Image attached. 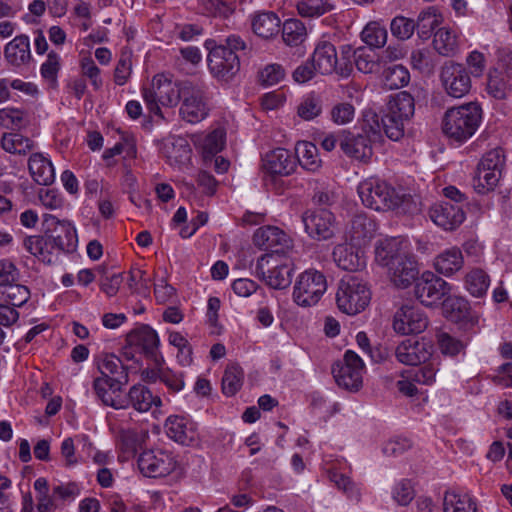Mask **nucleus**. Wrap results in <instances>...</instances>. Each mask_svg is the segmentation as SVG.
Wrapping results in <instances>:
<instances>
[{
	"mask_svg": "<svg viewBox=\"0 0 512 512\" xmlns=\"http://www.w3.org/2000/svg\"><path fill=\"white\" fill-rule=\"evenodd\" d=\"M375 259L387 267L391 281L398 288H407L416 281L419 274L417 262L397 238L379 241Z\"/></svg>",
	"mask_w": 512,
	"mask_h": 512,
	"instance_id": "obj_1",
	"label": "nucleus"
},
{
	"mask_svg": "<svg viewBox=\"0 0 512 512\" xmlns=\"http://www.w3.org/2000/svg\"><path fill=\"white\" fill-rule=\"evenodd\" d=\"M97 368L101 373L93 381V389L97 398L105 406H118L124 404V400L116 398L115 394L122 392L123 387L129 382L127 368L120 358L114 354L103 353L98 356Z\"/></svg>",
	"mask_w": 512,
	"mask_h": 512,
	"instance_id": "obj_2",
	"label": "nucleus"
},
{
	"mask_svg": "<svg viewBox=\"0 0 512 512\" xmlns=\"http://www.w3.org/2000/svg\"><path fill=\"white\" fill-rule=\"evenodd\" d=\"M483 111L477 102L448 109L442 119L443 133L458 143L470 139L482 122Z\"/></svg>",
	"mask_w": 512,
	"mask_h": 512,
	"instance_id": "obj_3",
	"label": "nucleus"
},
{
	"mask_svg": "<svg viewBox=\"0 0 512 512\" xmlns=\"http://www.w3.org/2000/svg\"><path fill=\"white\" fill-rule=\"evenodd\" d=\"M188 81H173L164 74L155 75L150 85L142 88V97L148 110L164 119L160 106L170 108L177 106L180 102L184 85Z\"/></svg>",
	"mask_w": 512,
	"mask_h": 512,
	"instance_id": "obj_4",
	"label": "nucleus"
},
{
	"mask_svg": "<svg viewBox=\"0 0 512 512\" xmlns=\"http://www.w3.org/2000/svg\"><path fill=\"white\" fill-rule=\"evenodd\" d=\"M371 300L368 284L358 276L343 277L338 284L336 304L347 315H356L366 309Z\"/></svg>",
	"mask_w": 512,
	"mask_h": 512,
	"instance_id": "obj_5",
	"label": "nucleus"
},
{
	"mask_svg": "<svg viewBox=\"0 0 512 512\" xmlns=\"http://www.w3.org/2000/svg\"><path fill=\"white\" fill-rule=\"evenodd\" d=\"M358 194L366 207L376 211L394 209L402 202L395 188L375 178L362 181L358 186Z\"/></svg>",
	"mask_w": 512,
	"mask_h": 512,
	"instance_id": "obj_6",
	"label": "nucleus"
},
{
	"mask_svg": "<svg viewBox=\"0 0 512 512\" xmlns=\"http://www.w3.org/2000/svg\"><path fill=\"white\" fill-rule=\"evenodd\" d=\"M180 102L179 116L188 123H199L209 115L207 89L202 83L188 81L184 85Z\"/></svg>",
	"mask_w": 512,
	"mask_h": 512,
	"instance_id": "obj_7",
	"label": "nucleus"
},
{
	"mask_svg": "<svg viewBox=\"0 0 512 512\" xmlns=\"http://www.w3.org/2000/svg\"><path fill=\"white\" fill-rule=\"evenodd\" d=\"M327 290L325 275L315 269L302 272L294 285V302L302 307H310L319 302Z\"/></svg>",
	"mask_w": 512,
	"mask_h": 512,
	"instance_id": "obj_8",
	"label": "nucleus"
},
{
	"mask_svg": "<svg viewBox=\"0 0 512 512\" xmlns=\"http://www.w3.org/2000/svg\"><path fill=\"white\" fill-rule=\"evenodd\" d=\"M205 46L209 50L207 61L212 76L224 82L232 80L240 70L239 56L216 46L214 40H207Z\"/></svg>",
	"mask_w": 512,
	"mask_h": 512,
	"instance_id": "obj_9",
	"label": "nucleus"
},
{
	"mask_svg": "<svg viewBox=\"0 0 512 512\" xmlns=\"http://www.w3.org/2000/svg\"><path fill=\"white\" fill-rule=\"evenodd\" d=\"M364 363L352 350H347L343 361L332 366V374L336 383L349 391H358L363 383Z\"/></svg>",
	"mask_w": 512,
	"mask_h": 512,
	"instance_id": "obj_10",
	"label": "nucleus"
},
{
	"mask_svg": "<svg viewBox=\"0 0 512 512\" xmlns=\"http://www.w3.org/2000/svg\"><path fill=\"white\" fill-rule=\"evenodd\" d=\"M302 222L306 233L313 240H329L335 236L337 231L335 215L324 208L307 210L302 215Z\"/></svg>",
	"mask_w": 512,
	"mask_h": 512,
	"instance_id": "obj_11",
	"label": "nucleus"
},
{
	"mask_svg": "<svg viewBox=\"0 0 512 512\" xmlns=\"http://www.w3.org/2000/svg\"><path fill=\"white\" fill-rule=\"evenodd\" d=\"M45 236L58 252L71 253L77 246L76 229L68 221H61L51 214L44 215Z\"/></svg>",
	"mask_w": 512,
	"mask_h": 512,
	"instance_id": "obj_12",
	"label": "nucleus"
},
{
	"mask_svg": "<svg viewBox=\"0 0 512 512\" xmlns=\"http://www.w3.org/2000/svg\"><path fill=\"white\" fill-rule=\"evenodd\" d=\"M440 80L446 93L453 98H462L472 87L469 72L463 64L445 62L440 70Z\"/></svg>",
	"mask_w": 512,
	"mask_h": 512,
	"instance_id": "obj_13",
	"label": "nucleus"
},
{
	"mask_svg": "<svg viewBox=\"0 0 512 512\" xmlns=\"http://www.w3.org/2000/svg\"><path fill=\"white\" fill-rule=\"evenodd\" d=\"M449 291V284L431 271L424 272L415 281V296L425 306L440 302Z\"/></svg>",
	"mask_w": 512,
	"mask_h": 512,
	"instance_id": "obj_14",
	"label": "nucleus"
},
{
	"mask_svg": "<svg viewBox=\"0 0 512 512\" xmlns=\"http://www.w3.org/2000/svg\"><path fill=\"white\" fill-rule=\"evenodd\" d=\"M253 243L272 254H285L293 248L292 238L281 228L272 225L259 227L254 232Z\"/></svg>",
	"mask_w": 512,
	"mask_h": 512,
	"instance_id": "obj_15",
	"label": "nucleus"
},
{
	"mask_svg": "<svg viewBox=\"0 0 512 512\" xmlns=\"http://www.w3.org/2000/svg\"><path fill=\"white\" fill-rule=\"evenodd\" d=\"M175 466L176 461L172 454L160 449L144 451L138 458L139 470L146 477H165Z\"/></svg>",
	"mask_w": 512,
	"mask_h": 512,
	"instance_id": "obj_16",
	"label": "nucleus"
},
{
	"mask_svg": "<svg viewBox=\"0 0 512 512\" xmlns=\"http://www.w3.org/2000/svg\"><path fill=\"white\" fill-rule=\"evenodd\" d=\"M434 346L425 337L409 338L398 344L395 350L397 360L404 365H419L426 362L433 354Z\"/></svg>",
	"mask_w": 512,
	"mask_h": 512,
	"instance_id": "obj_17",
	"label": "nucleus"
},
{
	"mask_svg": "<svg viewBox=\"0 0 512 512\" xmlns=\"http://www.w3.org/2000/svg\"><path fill=\"white\" fill-rule=\"evenodd\" d=\"M427 326L428 318L417 306L404 304L394 315L393 328L402 335L421 333Z\"/></svg>",
	"mask_w": 512,
	"mask_h": 512,
	"instance_id": "obj_18",
	"label": "nucleus"
},
{
	"mask_svg": "<svg viewBox=\"0 0 512 512\" xmlns=\"http://www.w3.org/2000/svg\"><path fill=\"white\" fill-rule=\"evenodd\" d=\"M272 255L262 256L257 263V271L262 275L265 283L273 289H285L290 286L292 282L294 265L291 260L285 259L284 262L275 264L266 271L264 269V261L269 263Z\"/></svg>",
	"mask_w": 512,
	"mask_h": 512,
	"instance_id": "obj_19",
	"label": "nucleus"
},
{
	"mask_svg": "<svg viewBox=\"0 0 512 512\" xmlns=\"http://www.w3.org/2000/svg\"><path fill=\"white\" fill-rule=\"evenodd\" d=\"M339 146L346 156L359 162L367 163L373 155L371 141L364 134H354L342 130L339 137Z\"/></svg>",
	"mask_w": 512,
	"mask_h": 512,
	"instance_id": "obj_20",
	"label": "nucleus"
},
{
	"mask_svg": "<svg viewBox=\"0 0 512 512\" xmlns=\"http://www.w3.org/2000/svg\"><path fill=\"white\" fill-rule=\"evenodd\" d=\"M429 217L437 226L446 231H452L463 223L465 212L461 205L444 201L434 204L429 209Z\"/></svg>",
	"mask_w": 512,
	"mask_h": 512,
	"instance_id": "obj_21",
	"label": "nucleus"
},
{
	"mask_svg": "<svg viewBox=\"0 0 512 512\" xmlns=\"http://www.w3.org/2000/svg\"><path fill=\"white\" fill-rule=\"evenodd\" d=\"M116 398L124 400V404L121 407L111 406L114 409H125L129 406L133 407L138 412H147L153 405H161V399L158 396H154L152 392L144 385L137 384L133 385L127 396L122 395V392L115 394Z\"/></svg>",
	"mask_w": 512,
	"mask_h": 512,
	"instance_id": "obj_22",
	"label": "nucleus"
},
{
	"mask_svg": "<svg viewBox=\"0 0 512 512\" xmlns=\"http://www.w3.org/2000/svg\"><path fill=\"white\" fill-rule=\"evenodd\" d=\"M296 168V158L287 149L277 148L265 154L262 169L270 175L288 176Z\"/></svg>",
	"mask_w": 512,
	"mask_h": 512,
	"instance_id": "obj_23",
	"label": "nucleus"
},
{
	"mask_svg": "<svg viewBox=\"0 0 512 512\" xmlns=\"http://www.w3.org/2000/svg\"><path fill=\"white\" fill-rule=\"evenodd\" d=\"M126 342L130 347H137L149 358L157 361L159 337L157 332L149 325H141L126 336Z\"/></svg>",
	"mask_w": 512,
	"mask_h": 512,
	"instance_id": "obj_24",
	"label": "nucleus"
},
{
	"mask_svg": "<svg viewBox=\"0 0 512 512\" xmlns=\"http://www.w3.org/2000/svg\"><path fill=\"white\" fill-rule=\"evenodd\" d=\"M333 258L337 266L346 271L356 272L366 266L364 250L354 243L337 245L333 250Z\"/></svg>",
	"mask_w": 512,
	"mask_h": 512,
	"instance_id": "obj_25",
	"label": "nucleus"
},
{
	"mask_svg": "<svg viewBox=\"0 0 512 512\" xmlns=\"http://www.w3.org/2000/svg\"><path fill=\"white\" fill-rule=\"evenodd\" d=\"M165 430L170 439L184 446L193 445L198 439L195 424L182 416H169Z\"/></svg>",
	"mask_w": 512,
	"mask_h": 512,
	"instance_id": "obj_26",
	"label": "nucleus"
},
{
	"mask_svg": "<svg viewBox=\"0 0 512 512\" xmlns=\"http://www.w3.org/2000/svg\"><path fill=\"white\" fill-rule=\"evenodd\" d=\"M377 223L374 218L366 213H356L348 229V235L352 243L362 246L366 245L375 236Z\"/></svg>",
	"mask_w": 512,
	"mask_h": 512,
	"instance_id": "obj_27",
	"label": "nucleus"
},
{
	"mask_svg": "<svg viewBox=\"0 0 512 512\" xmlns=\"http://www.w3.org/2000/svg\"><path fill=\"white\" fill-rule=\"evenodd\" d=\"M443 309L448 319L463 325H475L478 317L471 310L467 299L460 296H450L443 303Z\"/></svg>",
	"mask_w": 512,
	"mask_h": 512,
	"instance_id": "obj_28",
	"label": "nucleus"
},
{
	"mask_svg": "<svg viewBox=\"0 0 512 512\" xmlns=\"http://www.w3.org/2000/svg\"><path fill=\"white\" fill-rule=\"evenodd\" d=\"M7 63L15 68L27 65L32 60L30 40L27 35H18L4 47Z\"/></svg>",
	"mask_w": 512,
	"mask_h": 512,
	"instance_id": "obj_29",
	"label": "nucleus"
},
{
	"mask_svg": "<svg viewBox=\"0 0 512 512\" xmlns=\"http://www.w3.org/2000/svg\"><path fill=\"white\" fill-rule=\"evenodd\" d=\"M280 28V18L272 11L257 12L251 16V29L259 38L273 39L279 34Z\"/></svg>",
	"mask_w": 512,
	"mask_h": 512,
	"instance_id": "obj_30",
	"label": "nucleus"
},
{
	"mask_svg": "<svg viewBox=\"0 0 512 512\" xmlns=\"http://www.w3.org/2000/svg\"><path fill=\"white\" fill-rule=\"evenodd\" d=\"M315 69L321 75H329L337 68V52L335 46L329 41L317 43L311 56Z\"/></svg>",
	"mask_w": 512,
	"mask_h": 512,
	"instance_id": "obj_31",
	"label": "nucleus"
},
{
	"mask_svg": "<svg viewBox=\"0 0 512 512\" xmlns=\"http://www.w3.org/2000/svg\"><path fill=\"white\" fill-rule=\"evenodd\" d=\"M25 249L38 258L45 264H53L58 260V253H55L56 248L48 241L44 235L28 236L24 240Z\"/></svg>",
	"mask_w": 512,
	"mask_h": 512,
	"instance_id": "obj_32",
	"label": "nucleus"
},
{
	"mask_svg": "<svg viewBox=\"0 0 512 512\" xmlns=\"http://www.w3.org/2000/svg\"><path fill=\"white\" fill-rule=\"evenodd\" d=\"M464 265L462 251L458 247L445 249L434 259L436 271L445 276H452L460 271Z\"/></svg>",
	"mask_w": 512,
	"mask_h": 512,
	"instance_id": "obj_33",
	"label": "nucleus"
},
{
	"mask_svg": "<svg viewBox=\"0 0 512 512\" xmlns=\"http://www.w3.org/2000/svg\"><path fill=\"white\" fill-rule=\"evenodd\" d=\"M28 168L33 180L39 185L48 186L55 179V172L50 160L41 153H34L28 161Z\"/></svg>",
	"mask_w": 512,
	"mask_h": 512,
	"instance_id": "obj_34",
	"label": "nucleus"
},
{
	"mask_svg": "<svg viewBox=\"0 0 512 512\" xmlns=\"http://www.w3.org/2000/svg\"><path fill=\"white\" fill-rule=\"evenodd\" d=\"M166 157L171 165L179 169L188 167L191 162L192 149L188 141L182 137L174 138L165 145Z\"/></svg>",
	"mask_w": 512,
	"mask_h": 512,
	"instance_id": "obj_35",
	"label": "nucleus"
},
{
	"mask_svg": "<svg viewBox=\"0 0 512 512\" xmlns=\"http://www.w3.org/2000/svg\"><path fill=\"white\" fill-rule=\"evenodd\" d=\"M490 276L488 273L479 267L470 269L464 277V287L467 292L476 298H481L486 295L490 286Z\"/></svg>",
	"mask_w": 512,
	"mask_h": 512,
	"instance_id": "obj_36",
	"label": "nucleus"
},
{
	"mask_svg": "<svg viewBox=\"0 0 512 512\" xmlns=\"http://www.w3.org/2000/svg\"><path fill=\"white\" fill-rule=\"evenodd\" d=\"M415 102L414 98L407 91L397 93L388 104V113L397 119L407 122L414 115Z\"/></svg>",
	"mask_w": 512,
	"mask_h": 512,
	"instance_id": "obj_37",
	"label": "nucleus"
},
{
	"mask_svg": "<svg viewBox=\"0 0 512 512\" xmlns=\"http://www.w3.org/2000/svg\"><path fill=\"white\" fill-rule=\"evenodd\" d=\"M444 512H477L476 502L466 493L446 491L443 498Z\"/></svg>",
	"mask_w": 512,
	"mask_h": 512,
	"instance_id": "obj_38",
	"label": "nucleus"
},
{
	"mask_svg": "<svg viewBox=\"0 0 512 512\" xmlns=\"http://www.w3.org/2000/svg\"><path fill=\"white\" fill-rule=\"evenodd\" d=\"M434 49L442 56L452 57L459 49L458 37L447 27H441L434 33Z\"/></svg>",
	"mask_w": 512,
	"mask_h": 512,
	"instance_id": "obj_39",
	"label": "nucleus"
},
{
	"mask_svg": "<svg viewBox=\"0 0 512 512\" xmlns=\"http://www.w3.org/2000/svg\"><path fill=\"white\" fill-rule=\"evenodd\" d=\"M295 154L299 164L308 171H316L321 166L318 148L308 141L298 142L295 146Z\"/></svg>",
	"mask_w": 512,
	"mask_h": 512,
	"instance_id": "obj_40",
	"label": "nucleus"
},
{
	"mask_svg": "<svg viewBox=\"0 0 512 512\" xmlns=\"http://www.w3.org/2000/svg\"><path fill=\"white\" fill-rule=\"evenodd\" d=\"M441 23V16L437 10L429 7L419 13L417 22H415L417 34L422 40H427Z\"/></svg>",
	"mask_w": 512,
	"mask_h": 512,
	"instance_id": "obj_41",
	"label": "nucleus"
},
{
	"mask_svg": "<svg viewBox=\"0 0 512 512\" xmlns=\"http://www.w3.org/2000/svg\"><path fill=\"white\" fill-rule=\"evenodd\" d=\"M298 14L304 18H318L333 10L330 0H294Z\"/></svg>",
	"mask_w": 512,
	"mask_h": 512,
	"instance_id": "obj_42",
	"label": "nucleus"
},
{
	"mask_svg": "<svg viewBox=\"0 0 512 512\" xmlns=\"http://www.w3.org/2000/svg\"><path fill=\"white\" fill-rule=\"evenodd\" d=\"M244 371L238 364H229L222 377V391L226 396L235 395L242 387Z\"/></svg>",
	"mask_w": 512,
	"mask_h": 512,
	"instance_id": "obj_43",
	"label": "nucleus"
},
{
	"mask_svg": "<svg viewBox=\"0 0 512 512\" xmlns=\"http://www.w3.org/2000/svg\"><path fill=\"white\" fill-rule=\"evenodd\" d=\"M501 176L500 172L489 171L484 167L477 166L476 175L473 179L474 189L479 194H487L496 188Z\"/></svg>",
	"mask_w": 512,
	"mask_h": 512,
	"instance_id": "obj_44",
	"label": "nucleus"
},
{
	"mask_svg": "<svg viewBox=\"0 0 512 512\" xmlns=\"http://www.w3.org/2000/svg\"><path fill=\"white\" fill-rule=\"evenodd\" d=\"M307 35L306 27L299 19H288L282 26L283 41L289 46L301 44Z\"/></svg>",
	"mask_w": 512,
	"mask_h": 512,
	"instance_id": "obj_45",
	"label": "nucleus"
},
{
	"mask_svg": "<svg viewBox=\"0 0 512 512\" xmlns=\"http://www.w3.org/2000/svg\"><path fill=\"white\" fill-rule=\"evenodd\" d=\"M352 55L356 68L362 73H373L379 67L378 56L372 49L359 47Z\"/></svg>",
	"mask_w": 512,
	"mask_h": 512,
	"instance_id": "obj_46",
	"label": "nucleus"
},
{
	"mask_svg": "<svg viewBox=\"0 0 512 512\" xmlns=\"http://www.w3.org/2000/svg\"><path fill=\"white\" fill-rule=\"evenodd\" d=\"M410 81L409 71L402 65H393L384 71L383 84L389 90L400 89Z\"/></svg>",
	"mask_w": 512,
	"mask_h": 512,
	"instance_id": "obj_47",
	"label": "nucleus"
},
{
	"mask_svg": "<svg viewBox=\"0 0 512 512\" xmlns=\"http://www.w3.org/2000/svg\"><path fill=\"white\" fill-rule=\"evenodd\" d=\"M361 39L370 47H383L387 41V30L377 22H370L362 30Z\"/></svg>",
	"mask_w": 512,
	"mask_h": 512,
	"instance_id": "obj_48",
	"label": "nucleus"
},
{
	"mask_svg": "<svg viewBox=\"0 0 512 512\" xmlns=\"http://www.w3.org/2000/svg\"><path fill=\"white\" fill-rule=\"evenodd\" d=\"M1 145L5 151L13 154H26L33 148V142L19 133L4 134Z\"/></svg>",
	"mask_w": 512,
	"mask_h": 512,
	"instance_id": "obj_49",
	"label": "nucleus"
},
{
	"mask_svg": "<svg viewBox=\"0 0 512 512\" xmlns=\"http://www.w3.org/2000/svg\"><path fill=\"white\" fill-rule=\"evenodd\" d=\"M2 295L7 304L21 307L29 300L30 290L27 286L14 282L3 287Z\"/></svg>",
	"mask_w": 512,
	"mask_h": 512,
	"instance_id": "obj_50",
	"label": "nucleus"
},
{
	"mask_svg": "<svg viewBox=\"0 0 512 512\" xmlns=\"http://www.w3.org/2000/svg\"><path fill=\"white\" fill-rule=\"evenodd\" d=\"M323 102L319 95L311 93L307 95L297 108V113L300 118L306 121L313 120L322 113Z\"/></svg>",
	"mask_w": 512,
	"mask_h": 512,
	"instance_id": "obj_51",
	"label": "nucleus"
},
{
	"mask_svg": "<svg viewBox=\"0 0 512 512\" xmlns=\"http://www.w3.org/2000/svg\"><path fill=\"white\" fill-rule=\"evenodd\" d=\"M415 29V21L404 16H396L390 23L392 35L402 41L410 39Z\"/></svg>",
	"mask_w": 512,
	"mask_h": 512,
	"instance_id": "obj_52",
	"label": "nucleus"
},
{
	"mask_svg": "<svg viewBox=\"0 0 512 512\" xmlns=\"http://www.w3.org/2000/svg\"><path fill=\"white\" fill-rule=\"evenodd\" d=\"M437 343L441 353L445 356L454 357L465 350V344L458 338L446 332L437 334Z\"/></svg>",
	"mask_w": 512,
	"mask_h": 512,
	"instance_id": "obj_53",
	"label": "nucleus"
},
{
	"mask_svg": "<svg viewBox=\"0 0 512 512\" xmlns=\"http://www.w3.org/2000/svg\"><path fill=\"white\" fill-rule=\"evenodd\" d=\"M101 277L99 279L100 289L108 296L113 297L118 293V290L123 282L122 273L108 274L105 267H99L97 270Z\"/></svg>",
	"mask_w": 512,
	"mask_h": 512,
	"instance_id": "obj_54",
	"label": "nucleus"
},
{
	"mask_svg": "<svg viewBox=\"0 0 512 512\" xmlns=\"http://www.w3.org/2000/svg\"><path fill=\"white\" fill-rule=\"evenodd\" d=\"M510 91V84L497 71L489 73L487 80V92L489 95L495 99L503 100L507 98Z\"/></svg>",
	"mask_w": 512,
	"mask_h": 512,
	"instance_id": "obj_55",
	"label": "nucleus"
},
{
	"mask_svg": "<svg viewBox=\"0 0 512 512\" xmlns=\"http://www.w3.org/2000/svg\"><path fill=\"white\" fill-rule=\"evenodd\" d=\"M118 437L120 449L125 457L134 456L140 445L138 433L133 429H121Z\"/></svg>",
	"mask_w": 512,
	"mask_h": 512,
	"instance_id": "obj_56",
	"label": "nucleus"
},
{
	"mask_svg": "<svg viewBox=\"0 0 512 512\" xmlns=\"http://www.w3.org/2000/svg\"><path fill=\"white\" fill-rule=\"evenodd\" d=\"M478 166L486 170L500 172L502 174L505 167V154L502 148L497 147L486 152Z\"/></svg>",
	"mask_w": 512,
	"mask_h": 512,
	"instance_id": "obj_57",
	"label": "nucleus"
},
{
	"mask_svg": "<svg viewBox=\"0 0 512 512\" xmlns=\"http://www.w3.org/2000/svg\"><path fill=\"white\" fill-rule=\"evenodd\" d=\"M381 123L385 134L391 140L398 141L404 136L405 122L403 120L387 113L381 118Z\"/></svg>",
	"mask_w": 512,
	"mask_h": 512,
	"instance_id": "obj_58",
	"label": "nucleus"
},
{
	"mask_svg": "<svg viewBox=\"0 0 512 512\" xmlns=\"http://www.w3.org/2000/svg\"><path fill=\"white\" fill-rule=\"evenodd\" d=\"M203 12L209 16L228 18L233 12L232 4L224 0H203Z\"/></svg>",
	"mask_w": 512,
	"mask_h": 512,
	"instance_id": "obj_59",
	"label": "nucleus"
},
{
	"mask_svg": "<svg viewBox=\"0 0 512 512\" xmlns=\"http://www.w3.org/2000/svg\"><path fill=\"white\" fill-rule=\"evenodd\" d=\"M226 133L218 128L209 133L203 141V151L207 155H215L225 146Z\"/></svg>",
	"mask_w": 512,
	"mask_h": 512,
	"instance_id": "obj_60",
	"label": "nucleus"
},
{
	"mask_svg": "<svg viewBox=\"0 0 512 512\" xmlns=\"http://www.w3.org/2000/svg\"><path fill=\"white\" fill-rule=\"evenodd\" d=\"M60 70V56L55 51H51L47 55V59L40 67L41 76L51 82L55 83L57 75Z\"/></svg>",
	"mask_w": 512,
	"mask_h": 512,
	"instance_id": "obj_61",
	"label": "nucleus"
},
{
	"mask_svg": "<svg viewBox=\"0 0 512 512\" xmlns=\"http://www.w3.org/2000/svg\"><path fill=\"white\" fill-rule=\"evenodd\" d=\"M285 77V70L280 64H269L259 73V81L266 86L278 84Z\"/></svg>",
	"mask_w": 512,
	"mask_h": 512,
	"instance_id": "obj_62",
	"label": "nucleus"
},
{
	"mask_svg": "<svg viewBox=\"0 0 512 512\" xmlns=\"http://www.w3.org/2000/svg\"><path fill=\"white\" fill-rule=\"evenodd\" d=\"M20 277V270L13 261L6 258L0 260V286L19 282Z\"/></svg>",
	"mask_w": 512,
	"mask_h": 512,
	"instance_id": "obj_63",
	"label": "nucleus"
},
{
	"mask_svg": "<svg viewBox=\"0 0 512 512\" xmlns=\"http://www.w3.org/2000/svg\"><path fill=\"white\" fill-rule=\"evenodd\" d=\"M392 496L399 505H408L415 497V491L411 482L406 479L398 482L393 488Z\"/></svg>",
	"mask_w": 512,
	"mask_h": 512,
	"instance_id": "obj_64",
	"label": "nucleus"
}]
</instances>
